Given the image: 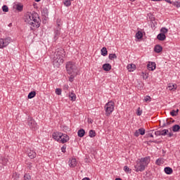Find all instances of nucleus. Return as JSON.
Returning <instances> with one entry per match:
<instances>
[{
    "instance_id": "nucleus-3",
    "label": "nucleus",
    "mask_w": 180,
    "mask_h": 180,
    "mask_svg": "<svg viewBox=\"0 0 180 180\" xmlns=\"http://www.w3.org/2000/svg\"><path fill=\"white\" fill-rule=\"evenodd\" d=\"M150 161H151L150 156L138 159L135 162L134 170L136 172H143L150 164Z\"/></svg>"
},
{
    "instance_id": "nucleus-31",
    "label": "nucleus",
    "mask_w": 180,
    "mask_h": 180,
    "mask_svg": "<svg viewBox=\"0 0 180 180\" xmlns=\"http://www.w3.org/2000/svg\"><path fill=\"white\" fill-rule=\"evenodd\" d=\"M108 58L110 60H115V58H117V56L115 53H110Z\"/></svg>"
},
{
    "instance_id": "nucleus-20",
    "label": "nucleus",
    "mask_w": 180,
    "mask_h": 180,
    "mask_svg": "<svg viewBox=\"0 0 180 180\" xmlns=\"http://www.w3.org/2000/svg\"><path fill=\"white\" fill-rule=\"evenodd\" d=\"M77 136L79 137H84V136H85V130L84 129H79L78 131H77Z\"/></svg>"
},
{
    "instance_id": "nucleus-34",
    "label": "nucleus",
    "mask_w": 180,
    "mask_h": 180,
    "mask_svg": "<svg viewBox=\"0 0 180 180\" xmlns=\"http://www.w3.org/2000/svg\"><path fill=\"white\" fill-rule=\"evenodd\" d=\"M2 11L3 12H9V8H8V6L4 5L2 6Z\"/></svg>"
},
{
    "instance_id": "nucleus-6",
    "label": "nucleus",
    "mask_w": 180,
    "mask_h": 180,
    "mask_svg": "<svg viewBox=\"0 0 180 180\" xmlns=\"http://www.w3.org/2000/svg\"><path fill=\"white\" fill-rule=\"evenodd\" d=\"M27 123L29 127L32 129V130H37L39 129V126H37V123H36V121L33 120L32 117H28Z\"/></svg>"
},
{
    "instance_id": "nucleus-50",
    "label": "nucleus",
    "mask_w": 180,
    "mask_h": 180,
    "mask_svg": "<svg viewBox=\"0 0 180 180\" xmlns=\"http://www.w3.org/2000/svg\"><path fill=\"white\" fill-rule=\"evenodd\" d=\"M115 180H122L120 178H116Z\"/></svg>"
},
{
    "instance_id": "nucleus-10",
    "label": "nucleus",
    "mask_w": 180,
    "mask_h": 180,
    "mask_svg": "<svg viewBox=\"0 0 180 180\" xmlns=\"http://www.w3.org/2000/svg\"><path fill=\"white\" fill-rule=\"evenodd\" d=\"M147 68L149 71H154V70H155V68H157L155 63L149 62V64L147 65Z\"/></svg>"
},
{
    "instance_id": "nucleus-2",
    "label": "nucleus",
    "mask_w": 180,
    "mask_h": 180,
    "mask_svg": "<svg viewBox=\"0 0 180 180\" xmlns=\"http://www.w3.org/2000/svg\"><path fill=\"white\" fill-rule=\"evenodd\" d=\"M64 57H65V51L63 48L56 49L52 61V64L55 68H59L61 64L64 63Z\"/></svg>"
},
{
    "instance_id": "nucleus-1",
    "label": "nucleus",
    "mask_w": 180,
    "mask_h": 180,
    "mask_svg": "<svg viewBox=\"0 0 180 180\" xmlns=\"http://www.w3.org/2000/svg\"><path fill=\"white\" fill-rule=\"evenodd\" d=\"M24 20L26 23L31 25V30H33V29H39V27H40L41 20H40V17H39L37 13H27L25 15Z\"/></svg>"
},
{
    "instance_id": "nucleus-43",
    "label": "nucleus",
    "mask_w": 180,
    "mask_h": 180,
    "mask_svg": "<svg viewBox=\"0 0 180 180\" xmlns=\"http://www.w3.org/2000/svg\"><path fill=\"white\" fill-rule=\"evenodd\" d=\"M142 113H143V112L141 110H140V108H139L138 110H137V115L138 116H141Z\"/></svg>"
},
{
    "instance_id": "nucleus-13",
    "label": "nucleus",
    "mask_w": 180,
    "mask_h": 180,
    "mask_svg": "<svg viewBox=\"0 0 180 180\" xmlns=\"http://www.w3.org/2000/svg\"><path fill=\"white\" fill-rule=\"evenodd\" d=\"M167 88L169 89V91H176L178 86L176 85V84L169 83Z\"/></svg>"
},
{
    "instance_id": "nucleus-29",
    "label": "nucleus",
    "mask_w": 180,
    "mask_h": 180,
    "mask_svg": "<svg viewBox=\"0 0 180 180\" xmlns=\"http://www.w3.org/2000/svg\"><path fill=\"white\" fill-rule=\"evenodd\" d=\"M89 137H95V136H96V132H95V131L94 130H90L89 132Z\"/></svg>"
},
{
    "instance_id": "nucleus-14",
    "label": "nucleus",
    "mask_w": 180,
    "mask_h": 180,
    "mask_svg": "<svg viewBox=\"0 0 180 180\" xmlns=\"http://www.w3.org/2000/svg\"><path fill=\"white\" fill-rule=\"evenodd\" d=\"M27 154H28V157H30V158H31V160H33V158H36V156L37 155L36 152L34 150H30L28 151Z\"/></svg>"
},
{
    "instance_id": "nucleus-33",
    "label": "nucleus",
    "mask_w": 180,
    "mask_h": 180,
    "mask_svg": "<svg viewBox=\"0 0 180 180\" xmlns=\"http://www.w3.org/2000/svg\"><path fill=\"white\" fill-rule=\"evenodd\" d=\"M16 9L17 11H19L20 12H21V11H23V6L20 4H18L16 6Z\"/></svg>"
},
{
    "instance_id": "nucleus-16",
    "label": "nucleus",
    "mask_w": 180,
    "mask_h": 180,
    "mask_svg": "<svg viewBox=\"0 0 180 180\" xmlns=\"http://www.w3.org/2000/svg\"><path fill=\"white\" fill-rule=\"evenodd\" d=\"M127 68L128 70V71H129V72H133V71H134V70H136V65L131 63L129 64L127 66Z\"/></svg>"
},
{
    "instance_id": "nucleus-4",
    "label": "nucleus",
    "mask_w": 180,
    "mask_h": 180,
    "mask_svg": "<svg viewBox=\"0 0 180 180\" xmlns=\"http://www.w3.org/2000/svg\"><path fill=\"white\" fill-rule=\"evenodd\" d=\"M66 71L68 74H72L74 75H77L78 70L77 69V65L74 62H68L66 64Z\"/></svg>"
},
{
    "instance_id": "nucleus-48",
    "label": "nucleus",
    "mask_w": 180,
    "mask_h": 180,
    "mask_svg": "<svg viewBox=\"0 0 180 180\" xmlns=\"http://www.w3.org/2000/svg\"><path fill=\"white\" fill-rule=\"evenodd\" d=\"M82 180H91V179H89V177H85Z\"/></svg>"
},
{
    "instance_id": "nucleus-30",
    "label": "nucleus",
    "mask_w": 180,
    "mask_h": 180,
    "mask_svg": "<svg viewBox=\"0 0 180 180\" xmlns=\"http://www.w3.org/2000/svg\"><path fill=\"white\" fill-rule=\"evenodd\" d=\"M63 4L65 6H71V0H64Z\"/></svg>"
},
{
    "instance_id": "nucleus-12",
    "label": "nucleus",
    "mask_w": 180,
    "mask_h": 180,
    "mask_svg": "<svg viewBox=\"0 0 180 180\" xmlns=\"http://www.w3.org/2000/svg\"><path fill=\"white\" fill-rule=\"evenodd\" d=\"M60 30H61V28H60V25H58V27L55 30V40H57L58 39V36H60Z\"/></svg>"
},
{
    "instance_id": "nucleus-53",
    "label": "nucleus",
    "mask_w": 180,
    "mask_h": 180,
    "mask_svg": "<svg viewBox=\"0 0 180 180\" xmlns=\"http://www.w3.org/2000/svg\"><path fill=\"white\" fill-rule=\"evenodd\" d=\"M89 123H92V121H91V120H90Z\"/></svg>"
},
{
    "instance_id": "nucleus-35",
    "label": "nucleus",
    "mask_w": 180,
    "mask_h": 180,
    "mask_svg": "<svg viewBox=\"0 0 180 180\" xmlns=\"http://www.w3.org/2000/svg\"><path fill=\"white\" fill-rule=\"evenodd\" d=\"M124 171L125 172L129 173V174L131 173V170L130 168H129V167H127V166H124Z\"/></svg>"
},
{
    "instance_id": "nucleus-45",
    "label": "nucleus",
    "mask_w": 180,
    "mask_h": 180,
    "mask_svg": "<svg viewBox=\"0 0 180 180\" xmlns=\"http://www.w3.org/2000/svg\"><path fill=\"white\" fill-rule=\"evenodd\" d=\"M155 136H161V132L160 131H155Z\"/></svg>"
},
{
    "instance_id": "nucleus-8",
    "label": "nucleus",
    "mask_w": 180,
    "mask_h": 180,
    "mask_svg": "<svg viewBox=\"0 0 180 180\" xmlns=\"http://www.w3.org/2000/svg\"><path fill=\"white\" fill-rule=\"evenodd\" d=\"M68 140H70V136H68V135H67L66 134H62L59 143H62L63 144H64V143H67Z\"/></svg>"
},
{
    "instance_id": "nucleus-47",
    "label": "nucleus",
    "mask_w": 180,
    "mask_h": 180,
    "mask_svg": "<svg viewBox=\"0 0 180 180\" xmlns=\"http://www.w3.org/2000/svg\"><path fill=\"white\" fill-rule=\"evenodd\" d=\"M68 88H69L68 85L64 86V89L68 90Z\"/></svg>"
},
{
    "instance_id": "nucleus-15",
    "label": "nucleus",
    "mask_w": 180,
    "mask_h": 180,
    "mask_svg": "<svg viewBox=\"0 0 180 180\" xmlns=\"http://www.w3.org/2000/svg\"><path fill=\"white\" fill-rule=\"evenodd\" d=\"M103 70H104V71H110V70H112V65H110V63H105L103 65Z\"/></svg>"
},
{
    "instance_id": "nucleus-9",
    "label": "nucleus",
    "mask_w": 180,
    "mask_h": 180,
    "mask_svg": "<svg viewBox=\"0 0 180 180\" xmlns=\"http://www.w3.org/2000/svg\"><path fill=\"white\" fill-rule=\"evenodd\" d=\"M62 134H63V133H61V132H53L52 134V137L56 141H60Z\"/></svg>"
},
{
    "instance_id": "nucleus-38",
    "label": "nucleus",
    "mask_w": 180,
    "mask_h": 180,
    "mask_svg": "<svg viewBox=\"0 0 180 180\" xmlns=\"http://www.w3.org/2000/svg\"><path fill=\"white\" fill-rule=\"evenodd\" d=\"M31 179V176H30L29 174H25L24 175V180H30Z\"/></svg>"
},
{
    "instance_id": "nucleus-52",
    "label": "nucleus",
    "mask_w": 180,
    "mask_h": 180,
    "mask_svg": "<svg viewBox=\"0 0 180 180\" xmlns=\"http://www.w3.org/2000/svg\"><path fill=\"white\" fill-rule=\"evenodd\" d=\"M131 1V2H134V1H136V0H130Z\"/></svg>"
},
{
    "instance_id": "nucleus-18",
    "label": "nucleus",
    "mask_w": 180,
    "mask_h": 180,
    "mask_svg": "<svg viewBox=\"0 0 180 180\" xmlns=\"http://www.w3.org/2000/svg\"><path fill=\"white\" fill-rule=\"evenodd\" d=\"M154 51L158 53H161V51H162V46L160 45H156L154 48Z\"/></svg>"
},
{
    "instance_id": "nucleus-51",
    "label": "nucleus",
    "mask_w": 180,
    "mask_h": 180,
    "mask_svg": "<svg viewBox=\"0 0 180 180\" xmlns=\"http://www.w3.org/2000/svg\"><path fill=\"white\" fill-rule=\"evenodd\" d=\"M35 2H40V0H35Z\"/></svg>"
},
{
    "instance_id": "nucleus-41",
    "label": "nucleus",
    "mask_w": 180,
    "mask_h": 180,
    "mask_svg": "<svg viewBox=\"0 0 180 180\" xmlns=\"http://www.w3.org/2000/svg\"><path fill=\"white\" fill-rule=\"evenodd\" d=\"M172 5H174V6H176L177 8H180V3L178 1L174 2Z\"/></svg>"
},
{
    "instance_id": "nucleus-42",
    "label": "nucleus",
    "mask_w": 180,
    "mask_h": 180,
    "mask_svg": "<svg viewBox=\"0 0 180 180\" xmlns=\"http://www.w3.org/2000/svg\"><path fill=\"white\" fill-rule=\"evenodd\" d=\"M65 150H67V146L64 145V146L61 148V151H62V153H65Z\"/></svg>"
},
{
    "instance_id": "nucleus-11",
    "label": "nucleus",
    "mask_w": 180,
    "mask_h": 180,
    "mask_svg": "<svg viewBox=\"0 0 180 180\" xmlns=\"http://www.w3.org/2000/svg\"><path fill=\"white\" fill-rule=\"evenodd\" d=\"M69 165L71 167V168H75V167H77V159L72 158L70 160H69Z\"/></svg>"
},
{
    "instance_id": "nucleus-32",
    "label": "nucleus",
    "mask_w": 180,
    "mask_h": 180,
    "mask_svg": "<svg viewBox=\"0 0 180 180\" xmlns=\"http://www.w3.org/2000/svg\"><path fill=\"white\" fill-rule=\"evenodd\" d=\"M155 164L157 165H162V164H164V160H162V159H158L157 160H156V162H155Z\"/></svg>"
},
{
    "instance_id": "nucleus-36",
    "label": "nucleus",
    "mask_w": 180,
    "mask_h": 180,
    "mask_svg": "<svg viewBox=\"0 0 180 180\" xmlns=\"http://www.w3.org/2000/svg\"><path fill=\"white\" fill-rule=\"evenodd\" d=\"M160 32L162 33L163 34H165V33H168V29H167L165 27H162L160 30Z\"/></svg>"
},
{
    "instance_id": "nucleus-28",
    "label": "nucleus",
    "mask_w": 180,
    "mask_h": 180,
    "mask_svg": "<svg viewBox=\"0 0 180 180\" xmlns=\"http://www.w3.org/2000/svg\"><path fill=\"white\" fill-rule=\"evenodd\" d=\"M169 131L168 129H163L162 131H160V136H167V134H168Z\"/></svg>"
},
{
    "instance_id": "nucleus-21",
    "label": "nucleus",
    "mask_w": 180,
    "mask_h": 180,
    "mask_svg": "<svg viewBox=\"0 0 180 180\" xmlns=\"http://www.w3.org/2000/svg\"><path fill=\"white\" fill-rule=\"evenodd\" d=\"M101 56H103L104 57L108 56V49H106V47H103V49H101Z\"/></svg>"
},
{
    "instance_id": "nucleus-40",
    "label": "nucleus",
    "mask_w": 180,
    "mask_h": 180,
    "mask_svg": "<svg viewBox=\"0 0 180 180\" xmlns=\"http://www.w3.org/2000/svg\"><path fill=\"white\" fill-rule=\"evenodd\" d=\"M70 76V79H69V81L70 82H72L74 81V77H76L77 75H72V74H69Z\"/></svg>"
},
{
    "instance_id": "nucleus-44",
    "label": "nucleus",
    "mask_w": 180,
    "mask_h": 180,
    "mask_svg": "<svg viewBox=\"0 0 180 180\" xmlns=\"http://www.w3.org/2000/svg\"><path fill=\"white\" fill-rule=\"evenodd\" d=\"M134 136L135 137H139V136H140V132L139 131V129L135 131Z\"/></svg>"
},
{
    "instance_id": "nucleus-39",
    "label": "nucleus",
    "mask_w": 180,
    "mask_h": 180,
    "mask_svg": "<svg viewBox=\"0 0 180 180\" xmlns=\"http://www.w3.org/2000/svg\"><path fill=\"white\" fill-rule=\"evenodd\" d=\"M56 95H61V89H56V91H55Z\"/></svg>"
},
{
    "instance_id": "nucleus-17",
    "label": "nucleus",
    "mask_w": 180,
    "mask_h": 180,
    "mask_svg": "<svg viewBox=\"0 0 180 180\" xmlns=\"http://www.w3.org/2000/svg\"><path fill=\"white\" fill-rule=\"evenodd\" d=\"M157 39L160 41H164L167 39L165 34L160 33L157 36Z\"/></svg>"
},
{
    "instance_id": "nucleus-7",
    "label": "nucleus",
    "mask_w": 180,
    "mask_h": 180,
    "mask_svg": "<svg viewBox=\"0 0 180 180\" xmlns=\"http://www.w3.org/2000/svg\"><path fill=\"white\" fill-rule=\"evenodd\" d=\"M11 37H8L5 39H0V49H4V47H6V46H8L11 43Z\"/></svg>"
},
{
    "instance_id": "nucleus-5",
    "label": "nucleus",
    "mask_w": 180,
    "mask_h": 180,
    "mask_svg": "<svg viewBox=\"0 0 180 180\" xmlns=\"http://www.w3.org/2000/svg\"><path fill=\"white\" fill-rule=\"evenodd\" d=\"M105 110L106 116H110L112 112L115 110V103L113 101H109L105 105Z\"/></svg>"
},
{
    "instance_id": "nucleus-37",
    "label": "nucleus",
    "mask_w": 180,
    "mask_h": 180,
    "mask_svg": "<svg viewBox=\"0 0 180 180\" xmlns=\"http://www.w3.org/2000/svg\"><path fill=\"white\" fill-rule=\"evenodd\" d=\"M145 102H151V97L150 96H146L144 98Z\"/></svg>"
},
{
    "instance_id": "nucleus-23",
    "label": "nucleus",
    "mask_w": 180,
    "mask_h": 180,
    "mask_svg": "<svg viewBox=\"0 0 180 180\" xmlns=\"http://www.w3.org/2000/svg\"><path fill=\"white\" fill-rule=\"evenodd\" d=\"M36 96V91H31L29 93L27 98L28 99H32V98H34Z\"/></svg>"
},
{
    "instance_id": "nucleus-27",
    "label": "nucleus",
    "mask_w": 180,
    "mask_h": 180,
    "mask_svg": "<svg viewBox=\"0 0 180 180\" xmlns=\"http://www.w3.org/2000/svg\"><path fill=\"white\" fill-rule=\"evenodd\" d=\"M138 131H139V134H141V136H144V134H146V129H144V128H140L138 129Z\"/></svg>"
},
{
    "instance_id": "nucleus-25",
    "label": "nucleus",
    "mask_w": 180,
    "mask_h": 180,
    "mask_svg": "<svg viewBox=\"0 0 180 180\" xmlns=\"http://www.w3.org/2000/svg\"><path fill=\"white\" fill-rule=\"evenodd\" d=\"M180 126L178 124H175L172 127V130L174 132L179 131Z\"/></svg>"
},
{
    "instance_id": "nucleus-49",
    "label": "nucleus",
    "mask_w": 180,
    "mask_h": 180,
    "mask_svg": "<svg viewBox=\"0 0 180 180\" xmlns=\"http://www.w3.org/2000/svg\"><path fill=\"white\" fill-rule=\"evenodd\" d=\"M149 136H150V137H154V136L153 135V134H149Z\"/></svg>"
},
{
    "instance_id": "nucleus-24",
    "label": "nucleus",
    "mask_w": 180,
    "mask_h": 180,
    "mask_svg": "<svg viewBox=\"0 0 180 180\" xmlns=\"http://www.w3.org/2000/svg\"><path fill=\"white\" fill-rule=\"evenodd\" d=\"M136 37L139 40H140V39H143V32H141V31H139L138 32H136Z\"/></svg>"
},
{
    "instance_id": "nucleus-22",
    "label": "nucleus",
    "mask_w": 180,
    "mask_h": 180,
    "mask_svg": "<svg viewBox=\"0 0 180 180\" xmlns=\"http://www.w3.org/2000/svg\"><path fill=\"white\" fill-rule=\"evenodd\" d=\"M69 98L70 101H75L77 99V96L74 93H69Z\"/></svg>"
},
{
    "instance_id": "nucleus-46",
    "label": "nucleus",
    "mask_w": 180,
    "mask_h": 180,
    "mask_svg": "<svg viewBox=\"0 0 180 180\" xmlns=\"http://www.w3.org/2000/svg\"><path fill=\"white\" fill-rule=\"evenodd\" d=\"M167 135L169 136V137H172V136H174V134L169 132L167 134Z\"/></svg>"
},
{
    "instance_id": "nucleus-26",
    "label": "nucleus",
    "mask_w": 180,
    "mask_h": 180,
    "mask_svg": "<svg viewBox=\"0 0 180 180\" xmlns=\"http://www.w3.org/2000/svg\"><path fill=\"white\" fill-rule=\"evenodd\" d=\"M179 112V109H177L176 110H172V112H170V115L171 116H177Z\"/></svg>"
},
{
    "instance_id": "nucleus-19",
    "label": "nucleus",
    "mask_w": 180,
    "mask_h": 180,
    "mask_svg": "<svg viewBox=\"0 0 180 180\" xmlns=\"http://www.w3.org/2000/svg\"><path fill=\"white\" fill-rule=\"evenodd\" d=\"M165 172L167 175H171V174H172V172H174V171L172 170V168L167 167L165 168Z\"/></svg>"
}]
</instances>
